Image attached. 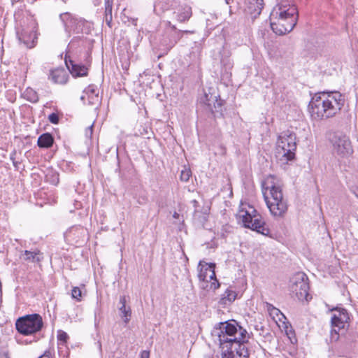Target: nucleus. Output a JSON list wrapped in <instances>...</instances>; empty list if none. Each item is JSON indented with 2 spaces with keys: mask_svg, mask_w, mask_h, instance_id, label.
Wrapping results in <instances>:
<instances>
[{
  "mask_svg": "<svg viewBox=\"0 0 358 358\" xmlns=\"http://www.w3.org/2000/svg\"><path fill=\"white\" fill-rule=\"evenodd\" d=\"M84 93L86 94L87 98L89 96H94L99 94L97 88L94 85H90L87 89L85 90Z\"/></svg>",
  "mask_w": 358,
  "mask_h": 358,
  "instance_id": "bb28decb",
  "label": "nucleus"
},
{
  "mask_svg": "<svg viewBox=\"0 0 358 358\" xmlns=\"http://www.w3.org/2000/svg\"><path fill=\"white\" fill-rule=\"evenodd\" d=\"M54 141L51 134L44 133L38 138L37 145L41 148H49L52 146Z\"/></svg>",
  "mask_w": 358,
  "mask_h": 358,
  "instance_id": "412c9836",
  "label": "nucleus"
},
{
  "mask_svg": "<svg viewBox=\"0 0 358 358\" xmlns=\"http://www.w3.org/2000/svg\"><path fill=\"white\" fill-rule=\"evenodd\" d=\"M0 358H10V357L6 352H0Z\"/></svg>",
  "mask_w": 358,
  "mask_h": 358,
  "instance_id": "4c0bfd02",
  "label": "nucleus"
},
{
  "mask_svg": "<svg viewBox=\"0 0 358 358\" xmlns=\"http://www.w3.org/2000/svg\"><path fill=\"white\" fill-rule=\"evenodd\" d=\"M192 175V172L190 169H185L184 170L181 171L180 173V180L183 182H187Z\"/></svg>",
  "mask_w": 358,
  "mask_h": 358,
  "instance_id": "cd10ccee",
  "label": "nucleus"
},
{
  "mask_svg": "<svg viewBox=\"0 0 358 358\" xmlns=\"http://www.w3.org/2000/svg\"><path fill=\"white\" fill-rule=\"evenodd\" d=\"M236 293L235 291L227 289L224 293L222 294V297L220 299V303L223 305H227L234 301L236 298Z\"/></svg>",
  "mask_w": 358,
  "mask_h": 358,
  "instance_id": "b1692460",
  "label": "nucleus"
},
{
  "mask_svg": "<svg viewBox=\"0 0 358 358\" xmlns=\"http://www.w3.org/2000/svg\"><path fill=\"white\" fill-rule=\"evenodd\" d=\"M72 298L77 299L78 301H80V298L82 296V292L80 289L78 287H74L71 291Z\"/></svg>",
  "mask_w": 358,
  "mask_h": 358,
  "instance_id": "c85d7f7f",
  "label": "nucleus"
},
{
  "mask_svg": "<svg viewBox=\"0 0 358 358\" xmlns=\"http://www.w3.org/2000/svg\"><path fill=\"white\" fill-rule=\"evenodd\" d=\"M354 193H355V196L358 198V192H355Z\"/></svg>",
  "mask_w": 358,
  "mask_h": 358,
  "instance_id": "09e8293b",
  "label": "nucleus"
},
{
  "mask_svg": "<svg viewBox=\"0 0 358 358\" xmlns=\"http://www.w3.org/2000/svg\"><path fill=\"white\" fill-rule=\"evenodd\" d=\"M210 282V289H213L215 290L216 289H217L220 287V283L217 281V280L216 279V277L214 278Z\"/></svg>",
  "mask_w": 358,
  "mask_h": 358,
  "instance_id": "473e14b6",
  "label": "nucleus"
},
{
  "mask_svg": "<svg viewBox=\"0 0 358 358\" xmlns=\"http://www.w3.org/2000/svg\"><path fill=\"white\" fill-rule=\"evenodd\" d=\"M93 124L90 126H89L88 127H87L86 130H85V136L87 137H91L92 135V131H93Z\"/></svg>",
  "mask_w": 358,
  "mask_h": 358,
  "instance_id": "72a5a7b5",
  "label": "nucleus"
},
{
  "mask_svg": "<svg viewBox=\"0 0 358 358\" xmlns=\"http://www.w3.org/2000/svg\"><path fill=\"white\" fill-rule=\"evenodd\" d=\"M199 274L198 278L200 281L208 282L215 278V264L213 263L207 264L200 261L198 265Z\"/></svg>",
  "mask_w": 358,
  "mask_h": 358,
  "instance_id": "4468645a",
  "label": "nucleus"
},
{
  "mask_svg": "<svg viewBox=\"0 0 358 358\" xmlns=\"http://www.w3.org/2000/svg\"><path fill=\"white\" fill-rule=\"evenodd\" d=\"M173 15L179 22H185L192 15V8L186 4L180 5L173 12Z\"/></svg>",
  "mask_w": 358,
  "mask_h": 358,
  "instance_id": "dca6fc26",
  "label": "nucleus"
},
{
  "mask_svg": "<svg viewBox=\"0 0 358 358\" xmlns=\"http://www.w3.org/2000/svg\"><path fill=\"white\" fill-rule=\"evenodd\" d=\"M173 217L174 218L177 219V218H178V217H179V214H178V213L175 212V213H173Z\"/></svg>",
  "mask_w": 358,
  "mask_h": 358,
  "instance_id": "ea45409f",
  "label": "nucleus"
},
{
  "mask_svg": "<svg viewBox=\"0 0 358 358\" xmlns=\"http://www.w3.org/2000/svg\"><path fill=\"white\" fill-rule=\"evenodd\" d=\"M249 10L254 17L259 15L264 7V0H250Z\"/></svg>",
  "mask_w": 358,
  "mask_h": 358,
  "instance_id": "4be33fe9",
  "label": "nucleus"
},
{
  "mask_svg": "<svg viewBox=\"0 0 358 358\" xmlns=\"http://www.w3.org/2000/svg\"><path fill=\"white\" fill-rule=\"evenodd\" d=\"M65 64L69 72L74 77L86 76L88 73V69L83 64H76L71 59L66 56Z\"/></svg>",
  "mask_w": 358,
  "mask_h": 358,
  "instance_id": "2eb2a0df",
  "label": "nucleus"
},
{
  "mask_svg": "<svg viewBox=\"0 0 358 358\" xmlns=\"http://www.w3.org/2000/svg\"><path fill=\"white\" fill-rule=\"evenodd\" d=\"M21 257L24 261H27L31 263L40 262L43 258V254L38 250H35L33 251L24 250L23 254H22Z\"/></svg>",
  "mask_w": 358,
  "mask_h": 358,
  "instance_id": "aec40b11",
  "label": "nucleus"
},
{
  "mask_svg": "<svg viewBox=\"0 0 358 358\" xmlns=\"http://www.w3.org/2000/svg\"><path fill=\"white\" fill-rule=\"evenodd\" d=\"M75 205H76V208H79L81 206V204L79 202H76V203Z\"/></svg>",
  "mask_w": 358,
  "mask_h": 358,
  "instance_id": "79ce46f5",
  "label": "nucleus"
},
{
  "mask_svg": "<svg viewBox=\"0 0 358 358\" xmlns=\"http://www.w3.org/2000/svg\"><path fill=\"white\" fill-rule=\"evenodd\" d=\"M148 356V357H149V353L148 352H146V351H143L142 352V355H141V358H146Z\"/></svg>",
  "mask_w": 358,
  "mask_h": 358,
  "instance_id": "58836bf2",
  "label": "nucleus"
},
{
  "mask_svg": "<svg viewBox=\"0 0 358 358\" xmlns=\"http://www.w3.org/2000/svg\"><path fill=\"white\" fill-rule=\"evenodd\" d=\"M296 149V134L289 130L284 131L278 136L277 141L278 157L282 160H292Z\"/></svg>",
  "mask_w": 358,
  "mask_h": 358,
  "instance_id": "423d86ee",
  "label": "nucleus"
},
{
  "mask_svg": "<svg viewBox=\"0 0 358 358\" xmlns=\"http://www.w3.org/2000/svg\"><path fill=\"white\" fill-rule=\"evenodd\" d=\"M169 27L173 31V33L164 37L161 41V46L164 47L163 50L169 51L178 41L180 39V30H177L175 25L171 24L170 22H167Z\"/></svg>",
  "mask_w": 358,
  "mask_h": 358,
  "instance_id": "ddd939ff",
  "label": "nucleus"
},
{
  "mask_svg": "<svg viewBox=\"0 0 358 358\" xmlns=\"http://www.w3.org/2000/svg\"><path fill=\"white\" fill-rule=\"evenodd\" d=\"M332 310L335 311V313L333 314L331 319L330 341L331 343L338 341L340 331L345 330L350 320L349 314L345 308L336 307Z\"/></svg>",
  "mask_w": 358,
  "mask_h": 358,
  "instance_id": "6e6552de",
  "label": "nucleus"
},
{
  "mask_svg": "<svg viewBox=\"0 0 358 358\" xmlns=\"http://www.w3.org/2000/svg\"><path fill=\"white\" fill-rule=\"evenodd\" d=\"M50 182L55 185H57L59 183V176L57 174L52 175V178Z\"/></svg>",
  "mask_w": 358,
  "mask_h": 358,
  "instance_id": "f704fd0d",
  "label": "nucleus"
},
{
  "mask_svg": "<svg viewBox=\"0 0 358 358\" xmlns=\"http://www.w3.org/2000/svg\"><path fill=\"white\" fill-rule=\"evenodd\" d=\"M289 289L300 301H308L309 283L307 275L303 272L295 273L290 279Z\"/></svg>",
  "mask_w": 358,
  "mask_h": 358,
  "instance_id": "9d476101",
  "label": "nucleus"
},
{
  "mask_svg": "<svg viewBox=\"0 0 358 358\" xmlns=\"http://www.w3.org/2000/svg\"><path fill=\"white\" fill-rule=\"evenodd\" d=\"M24 98L31 103H37L38 101V95L33 89L28 87L23 94Z\"/></svg>",
  "mask_w": 358,
  "mask_h": 358,
  "instance_id": "393cba45",
  "label": "nucleus"
},
{
  "mask_svg": "<svg viewBox=\"0 0 358 358\" xmlns=\"http://www.w3.org/2000/svg\"><path fill=\"white\" fill-rule=\"evenodd\" d=\"M272 308H273V310H275V311L280 312L279 309H277V308H274V307H273V306H272Z\"/></svg>",
  "mask_w": 358,
  "mask_h": 358,
  "instance_id": "49530a36",
  "label": "nucleus"
},
{
  "mask_svg": "<svg viewBox=\"0 0 358 358\" xmlns=\"http://www.w3.org/2000/svg\"><path fill=\"white\" fill-rule=\"evenodd\" d=\"M226 4L229 5L230 3L231 0H223Z\"/></svg>",
  "mask_w": 358,
  "mask_h": 358,
  "instance_id": "c03bdc74",
  "label": "nucleus"
},
{
  "mask_svg": "<svg viewBox=\"0 0 358 358\" xmlns=\"http://www.w3.org/2000/svg\"><path fill=\"white\" fill-rule=\"evenodd\" d=\"M262 194L271 215L282 217L287 210V201L274 176H268L262 182Z\"/></svg>",
  "mask_w": 358,
  "mask_h": 358,
  "instance_id": "20e7f679",
  "label": "nucleus"
},
{
  "mask_svg": "<svg viewBox=\"0 0 358 358\" xmlns=\"http://www.w3.org/2000/svg\"><path fill=\"white\" fill-rule=\"evenodd\" d=\"M59 17L64 23V26L66 31L69 32L73 29V24L75 22V20L72 17L71 14L65 13L61 14Z\"/></svg>",
  "mask_w": 358,
  "mask_h": 358,
  "instance_id": "5701e85b",
  "label": "nucleus"
},
{
  "mask_svg": "<svg viewBox=\"0 0 358 358\" xmlns=\"http://www.w3.org/2000/svg\"><path fill=\"white\" fill-rule=\"evenodd\" d=\"M192 203H193V204H194V207H196V206H197V204H198V201H196V200H193V201H192Z\"/></svg>",
  "mask_w": 358,
  "mask_h": 358,
  "instance_id": "37998d69",
  "label": "nucleus"
},
{
  "mask_svg": "<svg viewBox=\"0 0 358 358\" xmlns=\"http://www.w3.org/2000/svg\"><path fill=\"white\" fill-rule=\"evenodd\" d=\"M17 38L20 42L29 48L34 46L36 39V34L33 31L27 29H23L20 33L17 32Z\"/></svg>",
  "mask_w": 358,
  "mask_h": 358,
  "instance_id": "f3484780",
  "label": "nucleus"
},
{
  "mask_svg": "<svg viewBox=\"0 0 358 358\" xmlns=\"http://www.w3.org/2000/svg\"><path fill=\"white\" fill-rule=\"evenodd\" d=\"M88 102L90 105H96L99 103V94L94 96H89Z\"/></svg>",
  "mask_w": 358,
  "mask_h": 358,
  "instance_id": "c756f323",
  "label": "nucleus"
},
{
  "mask_svg": "<svg viewBox=\"0 0 358 358\" xmlns=\"http://www.w3.org/2000/svg\"><path fill=\"white\" fill-rule=\"evenodd\" d=\"M249 208L251 210H241L239 212L238 218L242 222L243 227L256 231L262 235L268 236L270 230L266 227V223L262 216L253 207L249 206Z\"/></svg>",
  "mask_w": 358,
  "mask_h": 358,
  "instance_id": "39448f33",
  "label": "nucleus"
},
{
  "mask_svg": "<svg viewBox=\"0 0 358 358\" xmlns=\"http://www.w3.org/2000/svg\"><path fill=\"white\" fill-rule=\"evenodd\" d=\"M49 78L55 83L65 84L68 80V75L64 69H57L51 71Z\"/></svg>",
  "mask_w": 358,
  "mask_h": 358,
  "instance_id": "6ab92c4d",
  "label": "nucleus"
},
{
  "mask_svg": "<svg viewBox=\"0 0 358 358\" xmlns=\"http://www.w3.org/2000/svg\"><path fill=\"white\" fill-rule=\"evenodd\" d=\"M39 358H52L51 353L50 352H45Z\"/></svg>",
  "mask_w": 358,
  "mask_h": 358,
  "instance_id": "c9c22d12",
  "label": "nucleus"
},
{
  "mask_svg": "<svg viewBox=\"0 0 358 358\" xmlns=\"http://www.w3.org/2000/svg\"><path fill=\"white\" fill-rule=\"evenodd\" d=\"M16 151H13L10 155V159L13 162L15 160Z\"/></svg>",
  "mask_w": 358,
  "mask_h": 358,
  "instance_id": "e433bc0d",
  "label": "nucleus"
},
{
  "mask_svg": "<svg viewBox=\"0 0 358 358\" xmlns=\"http://www.w3.org/2000/svg\"><path fill=\"white\" fill-rule=\"evenodd\" d=\"M13 162V166H14L15 167H17L18 164H19V162H16V161L15 160V161H13V162Z\"/></svg>",
  "mask_w": 358,
  "mask_h": 358,
  "instance_id": "a19ab883",
  "label": "nucleus"
},
{
  "mask_svg": "<svg viewBox=\"0 0 358 358\" xmlns=\"http://www.w3.org/2000/svg\"><path fill=\"white\" fill-rule=\"evenodd\" d=\"M146 358H148V357Z\"/></svg>",
  "mask_w": 358,
  "mask_h": 358,
  "instance_id": "8fccbe9b",
  "label": "nucleus"
},
{
  "mask_svg": "<svg viewBox=\"0 0 358 358\" xmlns=\"http://www.w3.org/2000/svg\"><path fill=\"white\" fill-rule=\"evenodd\" d=\"M113 0H105V19L110 25L112 21Z\"/></svg>",
  "mask_w": 358,
  "mask_h": 358,
  "instance_id": "a878e982",
  "label": "nucleus"
},
{
  "mask_svg": "<svg viewBox=\"0 0 358 358\" xmlns=\"http://www.w3.org/2000/svg\"><path fill=\"white\" fill-rule=\"evenodd\" d=\"M213 358V357H212Z\"/></svg>",
  "mask_w": 358,
  "mask_h": 358,
  "instance_id": "3c124183",
  "label": "nucleus"
},
{
  "mask_svg": "<svg viewBox=\"0 0 358 358\" xmlns=\"http://www.w3.org/2000/svg\"><path fill=\"white\" fill-rule=\"evenodd\" d=\"M185 33H193V31H184Z\"/></svg>",
  "mask_w": 358,
  "mask_h": 358,
  "instance_id": "de8ad7c7",
  "label": "nucleus"
},
{
  "mask_svg": "<svg viewBox=\"0 0 358 358\" xmlns=\"http://www.w3.org/2000/svg\"><path fill=\"white\" fill-rule=\"evenodd\" d=\"M80 99H81V100L85 101V95H83Z\"/></svg>",
  "mask_w": 358,
  "mask_h": 358,
  "instance_id": "a18cd8bd",
  "label": "nucleus"
},
{
  "mask_svg": "<svg viewBox=\"0 0 358 358\" xmlns=\"http://www.w3.org/2000/svg\"><path fill=\"white\" fill-rule=\"evenodd\" d=\"M65 241L70 245L80 246L88 238L87 231L80 225L73 226L64 233Z\"/></svg>",
  "mask_w": 358,
  "mask_h": 358,
  "instance_id": "9b49d317",
  "label": "nucleus"
},
{
  "mask_svg": "<svg viewBox=\"0 0 358 358\" xmlns=\"http://www.w3.org/2000/svg\"><path fill=\"white\" fill-rule=\"evenodd\" d=\"M43 326L42 317L37 313L22 316L15 322L16 330L24 336L31 335L40 331Z\"/></svg>",
  "mask_w": 358,
  "mask_h": 358,
  "instance_id": "0eeeda50",
  "label": "nucleus"
},
{
  "mask_svg": "<svg viewBox=\"0 0 358 358\" xmlns=\"http://www.w3.org/2000/svg\"><path fill=\"white\" fill-rule=\"evenodd\" d=\"M57 338H58V340L66 342L69 338V336L66 332H64L63 331H59L58 332Z\"/></svg>",
  "mask_w": 358,
  "mask_h": 358,
  "instance_id": "2f4dec72",
  "label": "nucleus"
},
{
  "mask_svg": "<svg viewBox=\"0 0 358 358\" xmlns=\"http://www.w3.org/2000/svg\"><path fill=\"white\" fill-rule=\"evenodd\" d=\"M126 303L125 296H120L119 301L120 306L118 307L120 316L123 320L124 322L127 324L131 320V309L130 306H126Z\"/></svg>",
  "mask_w": 358,
  "mask_h": 358,
  "instance_id": "a211bd4d",
  "label": "nucleus"
},
{
  "mask_svg": "<svg viewBox=\"0 0 358 358\" xmlns=\"http://www.w3.org/2000/svg\"><path fill=\"white\" fill-rule=\"evenodd\" d=\"M218 338L222 358H248L250 334L235 320L219 323L214 331Z\"/></svg>",
  "mask_w": 358,
  "mask_h": 358,
  "instance_id": "f257e3e1",
  "label": "nucleus"
},
{
  "mask_svg": "<svg viewBox=\"0 0 358 358\" xmlns=\"http://www.w3.org/2000/svg\"><path fill=\"white\" fill-rule=\"evenodd\" d=\"M199 104H201L205 108V110L216 116L217 113H221L222 102L221 100H217L216 96L209 95L204 93L199 99Z\"/></svg>",
  "mask_w": 358,
  "mask_h": 358,
  "instance_id": "f8f14e48",
  "label": "nucleus"
},
{
  "mask_svg": "<svg viewBox=\"0 0 358 358\" xmlns=\"http://www.w3.org/2000/svg\"><path fill=\"white\" fill-rule=\"evenodd\" d=\"M329 141L333 147V151L341 157H348L353 153V148L350 138L343 132L333 133Z\"/></svg>",
  "mask_w": 358,
  "mask_h": 358,
  "instance_id": "1a4fd4ad",
  "label": "nucleus"
},
{
  "mask_svg": "<svg viewBox=\"0 0 358 358\" xmlns=\"http://www.w3.org/2000/svg\"><path fill=\"white\" fill-rule=\"evenodd\" d=\"M48 120L52 124H57L59 122V116L57 113H52L49 115Z\"/></svg>",
  "mask_w": 358,
  "mask_h": 358,
  "instance_id": "7c9ffc66",
  "label": "nucleus"
},
{
  "mask_svg": "<svg viewBox=\"0 0 358 358\" xmlns=\"http://www.w3.org/2000/svg\"><path fill=\"white\" fill-rule=\"evenodd\" d=\"M269 20L273 32L278 35L285 34L292 31L296 24L297 8L287 1H282L273 8Z\"/></svg>",
  "mask_w": 358,
  "mask_h": 358,
  "instance_id": "7ed1b4c3",
  "label": "nucleus"
},
{
  "mask_svg": "<svg viewBox=\"0 0 358 358\" xmlns=\"http://www.w3.org/2000/svg\"><path fill=\"white\" fill-rule=\"evenodd\" d=\"M344 105L343 95L337 92H320L312 97L308 110L312 119L326 120L338 114Z\"/></svg>",
  "mask_w": 358,
  "mask_h": 358,
  "instance_id": "f03ea898",
  "label": "nucleus"
}]
</instances>
